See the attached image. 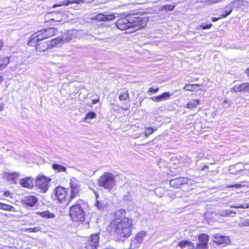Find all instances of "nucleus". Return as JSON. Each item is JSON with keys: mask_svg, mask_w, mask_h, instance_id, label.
Segmentation results:
<instances>
[{"mask_svg": "<svg viewBox=\"0 0 249 249\" xmlns=\"http://www.w3.org/2000/svg\"><path fill=\"white\" fill-rule=\"evenodd\" d=\"M114 234L119 241H124L132 233V221L128 217H124L121 221L114 223Z\"/></svg>", "mask_w": 249, "mask_h": 249, "instance_id": "f03ea898", "label": "nucleus"}, {"mask_svg": "<svg viewBox=\"0 0 249 249\" xmlns=\"http://www.w3.org/2000/svg\"><path fill=\"white\" fill-rule=\"evenodd\" d=\"M178 246L181 248V249H185L186 248V249H194V246L193 243L191 242L188 241V240H181L180 241Z\"/></svg>", "mask_w": 249, "mask_h": 249, "instance_id": "b1692460", "label": "nucleus"}, {"mask_svg": "<svg viewBox=\"0 0 249 249\" xmlns=\"http://www.w3.org/2000/svg\"><path fill=\"white\" fill-rule=\"evenodd\" d=\"M87 204L82 199H78L70 208L69 214L71 219L75 222L83 221L85 219V212Z\"/></svg>", "mask_w": 249, "mask_h": 249, "instance_id": "7ed1b4c3", "label": "nucleus"}, {"mask_svg": "<svg viewBox=\"0 0 249 249\" xmlns=\"http://www.w3.org/2000/svg\"><path fill=\"white\" fill-rule=\"evenodd\" d=\"M19 183L23 187L32 188L34 186V179L32 177H26L21 179Z\"/></svg>", "mask_w": 249, "mask_h": 249, "instance_id": "a211bd4d", "label": "nucleus"}, {"mask_svg": "<svg viewBox=\"0 0 249 249\" xmlns=\"http://www.w3.org/2000/svg\"><path fill=\"white\" fill-rule=\"evenodd\" d=\"M4 105V103H0V111L3 109Z\"/></svg>", "mask_w": 249, "mask_h": 249, "instance_id": "09e8293b", "label": "nucleus"}, {"mask_svg": "<svg viewBox=\"0 0 249 249\" xmlns=\"http://www.w3.org/2000/svg\"><path fill=\"white\" fill-rule=\"evenodd\" d=\"M199 242L197 246L200 249H205L208 247L209 236L205 234H201L198 236Z\"/></svg>", "mask_w": 249, "mask_h": 249, "instance_id": "ddd939ff", "label": "nucleus"}, {"mask_svg": "<svg viewBox=\"0 0 249 249\" xmlns=\"http://www.w3.org/2000/svg\"><path fill=\"white\" fill-rule=\"evenodd\" d=\"M189 180L190 179L188 178H178L171 180L169 184L172 187L179 188L183 184L188 183Z\"/></svg>", "mask_w": 249, "mask_h": 249, "instance_id": "9b49d317", "label": "nucleus"}, {"mask_svg": "<svg viewBox=\"0 0 249 249\" xmlns=\"http://www.w3.org/2000/svg\"><path fill=\"white\" fill-rule=\"evenodd\" d=\"M214 238L216 239V242L219 244H228L230 242V238L228 236H223V235H216L214 236Z\"/></svg>", "mask_w": 249, "mask_h": 249, "instance_id": "393cba45", "label": "nucleus"}, {"mask_svg": "<svg viewBox=\"0 0 249 249\" xmlns=\"http://www.w3.org/2000/svg\"><path fill=\"white\" fill-rule=\"evenodd\" d=\"M83 0H66L62 1H60L58 3L54 4L53 5V7L55 8L58 6H68L70 4L72 3H76V4H80L81 2H83Z\"/></svg>", "mask_w": 249, "mask_h": 249, "instance_id": "4be33fe9", "label": "nucleus"}, {"mask_svg": "<svg viewBox=\"0 0 249 249\" xmlns=\"http://www.w3.org/2000/svg\"><path fill=\"white\" fill-rule=\"evenodd\" d=\"M234 208H241V209H247L249 207V205L248 203H245L242 205H238L235 206H233Z\"/></svg>", "mask_w": 249, "mask_h": 249, "instance_id": "a19ab883", "label": "nucleus"}, {"mask_svg": "<svg viewBox=\"0 0 249 249\" xmlns=\"http://www.w3.org/2000/svg\"><path fill=\"white\" fill-rule=\"evenodd\" d=\"M37 201V199L34 196H24L21 200L22 204L26 208L34 206Z\"/></svg>", "mask_w": 249, "mask_h": 249, "instance_id": "f8f14e48", "label": "nucleus"}, {"mask_svg": "<svg viewBox=\"0 0 249 249\" xmlns=\"http://www.w3.org/2000/svg\"><path fill=\"white\" fill-rule=\"evenodd\" d=\"M245 73L249 76V68H247L245 71Z\"/></svg>", "mask_w": 249, "mask_h": 249, "instance_id": "3c124183", "label": "nucleus"}, {"mask_svg": "<svg viewBox=\"0 0 249 249\" xmlns=\"http://www.w3.org/2000/svg\"><path fill=\"white\" fill-rule=\"evenodd\" d=\"M241 186H242V185L240 184H235L231 185L230 186V187H234V188H240Z\"/></svg>", "mask_w": 249, "mask_h": 249, "instance_id": "a18cd8bd", "label": "nucleus"}, {"mask_svg": "<svg viewBox=\"0 0 249 249\" xmlns=\"http://www.w3.org/2000/svg\"><path fill=\"white\" fill-rule=\"evenodd\" d=\"M95 206L99 210H104L106 208V204L98 200L97 199L96 200V203H95Z\"/></svg>", "mask_w": 249, "mask_h": 249, "instance_id": "e433bc0d", "label": "nucleus"}, {"mask_svg": "<svg viewBox=\"0 0 249 249\" xmlns=\"http://www.w3.org/2000/svg\"><path fill=\"white\" fill-rule=\"evenodd\" d=\"M3 80V79L2 78V76L0 75V85L2 82Z\"/></svg>", "mask_w": 249, "mask_h": 249, "instance_id": "5fc2aeb1", "label": "nucleus"}, {"mask_svg": "<svg viewBox=\"0 0 249 249\" xmlns=\"http://www.w3.org/2000/svg\"><path fill=\"white\" fill-rule=\"evenodd\" d=\"M199 86L198 84H187L184 87L183 89L187 91H194L198 88Z\"/></svg>", "mask_w": 249, "mask_h": 249, "instance_id": "f704fd0d", "label": "nucleus"}, {"mask_svg": "<svg viewBox=\"0 0 249 249\" xmlns=\"http://www.w3.org/2000/svg\"><path fill=\"white\" fill-rule=\"evenodd\" d=\"M71 37L69 38H54L48 41L50 48H53L55 47H59L62 44L63 41L65 40L66 42H68L71 40Z\"/></svg>", "mask_w": 249, "mask_h": 249, "instance_id": "4468645a", "label": "nucleus"}, {"mask_svg": "<svg viewBox=\"0 0 249 249\" xmlns=\"http://www.w3.org/2000/svg\"><path fill=\"white\" fill-rule=\"evenodd\" d=\"M0 209L3 210L10 211V212H15L16 211L15 208L13 206H12L10 205L4 204V203H1V202H0Z\"/></svg>", "mask_w": 249, "mask_h": 249, "instance_id": "2f4dec72", "label": "nucleus"}, {"mask_svg": "<svg viewBox=\"0 0 249 249\" xmlns=\"http://www.w3.org/2000/svg\"><path fill=\"white\" fill-rule=\"evenodd\" d=\"M129 98V94L126 91L125 93H122L119 95V98L120 100H125Z\"/></svg>", "mask_w": 249, "mask_h": 249, "instance_id": "58836bf2", "label": "nucleus"}, {"mask_svg": "<svg viewBox=\"0 0 249 249\" xmlns=\"http://www.w3.org/2000/svg\"><path fill=\"white\" fill-rule=\"evenodd\" d=\"M239 4L238 1H234L231 2L225 8L224 13L222 14L221 18H225L229 16L232 11V9L235 5H237Z\"/></svg>", "mask_w": 249, "mask_h": 249, "instance_id": "dca6fc26", "label": "nucleus"}, {"mask_svg": "<svg viewBox=\"0 0 249 249\" xmlns=\"http://www.w3.org/2000/svg\"><path fill=\"white\" fill-rule=\"evenodd\" d=\"M68 189L62 187L57 186L53 190V195H52V197L54 200H57L60 203H64L67 202L66 196L67 195Z\"/></svg>", "mask_w": 249, "mask_h": 249, "instance_id": "423d86ee", "label": "nucleus"}, {"mask_svg": "<svg viewBox=\"0 0 249 249\" xmlns=\"http://www.w3.org/2000/svg\"><path fill=\"white\" fill-rule=\"evenodd\" d=\"M126 211L124 209H121L117 211L115 213V221L114 223H117L118 221H121L125 217Z\"/></svg>", "mask_w": 249, "mask_h": 249, "instance_id": "5701e85b", "label": "nucleus"}, {"mask_svg": "<svg viewBox=\"0 0 249 249\" xmlns=\"http://www.w3.org/2000/svg\"><path fill=\"white\" fill-rule=\"evenodd\" d=\"M157 129L156 127L152 128L151 127H147L145 128L144 132V136L148 137L149 135L153 134L155 131H157Z\"/></svg>", "mask_w": 249, "mask_h": 249, "instance_id": "c9c22d12", "label": "nucleus"}, {"mask_svg": "<svg viewBox=\"0 0 249 249\" xmlns=\"http://www.w3.org/2000/svg\"><path fill=\"white\" fill-rule=\"evenodd\" d=\"M99 102V97H98L97 98L93 99L92 100V104L94 105Z\"/></svg>", "mask_w": 249, "mask_h": 249, "instance_id": "c03bdc74", "label": "nucleus"}, {"mask_svg": "<svg viewBox=\"0 0 249 249\" xmlns=\"http://www.w3.org/2000/svg\"><path fill=\"white\" fill-rule=\"evenodd\" d=\"M54 15H57L58 16H61V14L60 13H56V12H55V13H51V14H48L46 16V18H51V19H50V20L51 21H54L55 22H60L62 20V18H54Z\"/></svg>", "mask_w": 249, "mask_h": 249, "instance_id": "bb28decb", "label": "nucleus"}, {"mask_svg": "<svg viewBox=\"0 0 249 249\" xmlns=\"http://www.w3.org/2000/svg\"><path fill=\"white\" fill-rule=\"evenodd\" d=\"M115 183L114 175L108 172L105 173L98 180L99 185L107 190H111L114 186Z\"/></svg>", "mask_w": 249, "mask_h": 249, "instance_id": "39448f33", "label": "nucleus"}, {"mask_svg": "<svg viewBox=\"0 0 249 249\" xmlns=\"http://www.w3.org/2000/svg\"><path fill=\"white\" fill-rule=\"evenodd\" d=\"M200 104V101L198 99L192 100L189 101L185 106V107L193 109L196 107Z\"/></svg>", "mask_w": 249, "mask_h": 249, "instance_id": "cd10ccee", "label": "nucleus"}, {"mask_svg": "<svg viewBox=\"0 0 249 249\" xmlns=\"http://www.w3.org/2000/svg\"><path fill=\"white\" fill-rule=\"evenodd\" d=\"M42 32L44 33L46 38L51 37L55 35L58 33V30L56 28L53 27H48L42 30Z\"/></svg>", "mask_w": 249, "mask_h": 249, "instance_id": "aec40b11", "label": "nucleus"}, {"mask_svg": "<svg viewBox=\"0 0 249 249\" xmlns=\"http://www.w3.org/2000/svg\"><path fill=\"white\" fill-rule=\"evenodd\" d=\"M146 25V19L140 17L129 15L119 18L116 22L117 28L121 30L131 29L134 32L143 28Z\"/></svg>", "mask_w": 249, "mask_h": 249, "instance_id": "f257e3e1", "label": "nucleus"}, {"mask_svg": "<svg viewBox=\"0 0 249 249\" xmlns=\"http://www.w3.org/2000/svg\"><path fill=\"white\" fill-rule=\"evenodd\" d=\"M37 51L40 52H43L46 51L48 49L50 48L48 41H44L41 42H37L34 46Z\"/></svg>", "mask_w": 249, "mask_h": 249, "instance_id": "412c9836", "label": "nucleus"}, {"mask_svg": "<svg viewBox=\"0 0 249 249\" xmlns=\"http://www.w3.org/2000/svg\"><path fill=\"white\" fill-rule=\"evenodd\" d=\"M70 195L67 199L68 205L75 198L80 196L82 190L80 181L75 178L70 179Z\"/></svg>", "mask_w": 249, "mask_h": 249, "instance_id": "20e7f679", "label": "nucleus"}, {"mask_svg": "<svg viewBox=\"0 0 249 249\" xmlns=\"http://www.w3.org/2000/svg\"><path fill=\"white\" fill-rule=\"evenodd\" d=\"M13 175L15 177H17L18 176V173H14L13 174Z\"/></svg>", "mask_w": 249, "mask_h": 249, "instance_id": "6e6d98bb", "label": "nucleus"}, {"mask_svg": "<svg viewBox=\"0 0 249 249\" xmlns=\"http://www.w3.org/2000/svg\"><path fill=\"white\" fill-rule=\"evenodd\" d=\"M163 192V189L161 188H157L155 190V193L157 195V196L159 197H162V192Z\"/></svg>", "mask_w": 249, "mask_h": 249, "instance_id": "ea45409f", "label": "nucleus"}, {"mask_svg": "<svg viewBox=\"0 0 249 249\" xmlns=\"http://www.w3.org/2000/svg\"><path fill=\"white\" fill-rule=\"evenodd\" d=\"M228 101L227 100H224V103H228Z\"/></svg>", "mask_w": 249, "mask_h": 249, "instance_id": "4d7b16f0", "label": "nucleus"}, {"mask_svg": "<svg viewBox=\"0 0 249 249\" xmlns=\"http://www.w3.org/2000/svg\"><path fill=\"white\" fill-rule=\"evenodd\" d=\"M96 117V114L93 111H89L87 113L84 118V121L87 123H89L90 121Z\"/></svg>", "mask_w": 249, "mask_h": 249, "instance_id": "473e14b6", "label": "nucleus"}, {"mask_svg": "<svg viewBox=\"0 0 249 249\" xmlns=\"http://www.w3.org/2000/svg\"><path fill=\"white\" fill-rule=\"evenodd\" d=\"M159 89L158 88H156V89L150 88H149L148 92H150V93H156L159 91Z\"/></svg>", "mask_w": 249, "mask_h": 249, "instance_id": "79ce46f5", "label": "nucleus"}, {"mask_svg": "<svg viewBox=\"0 0 249 249\" xmlns=\"http://www.w3.org/2000/svg\"><path fill=\"white\" fill-rule=\"evenodd\" d=\"M45 39H46V37L42 30L38 31L32 35L28 42V45L30 46H34L36 43L39 42Z\"/></svg>", "mask_w": 249, "mask_h": 249, "instance_id": "1a4fd4ad", "label": "nucleus"}, {"mask_svg": "<svg viewBox=\"0 0 249 249\" xmlns=\"http://www.w3.org/2000/svg\"><path fill=\"white\" fill-rule=\"evenodd\" d=\"M172 95H173L172 93L165 92L160 95L151 97V99L154 102H158L168 99Z\"/></svg>", "mask_w": 249, "mask_h": 249, "instance_id": "6ab92c4d", "label": "nucleus"}, {"mask_svg": "<svg viewBox=\"0 0 249 249\" xmlns=\"http://www.w3.org/2000/svg\"><path fill=\"white\" fill-rule=\"evenodd\" d=\"M85 228H89V222H87L85 223Z\"/></svg>", "mask_w": 249, "mask_h": 249, "instance_id": "864d4df0", "label": "nucleus"}, {"mask_svg": "<svg viewBox=\"0 0 249 249\" xmlns=\"http://www.w3.org/2000/svg\"><path fill=\"white\" fill-rule=\"evenodd\" d=\"M50 179L45 176H38L36 180V186L40 189L43 193H45L48 190L49 184Z\"/></svg>", "mask_w": 249, "mask_h": 249, "instance_id": "0eeeda50", "label": "nucleus"}, {"mask_svg": "<svg viewBox=\"0 0 249 249\" xmlns=\"http://www.w3.org/2000/svg\"><path fill=\"white\" fill-rule=\"evenodd\" d=\"M100 233H97L92 234L85 243L87 249H97L99 246V239Z\"/></svg>", "mask_w": 249, "mask_h": 249, "instance_id": "6e6552de", "label": "nucleus"}, {"mask_svg": "<svg viewBox=\"0 0 249 249\" xmlns=\"http://www.w3.org/2000/svg\"><path fill=\"white\" fill-rule=\"evenodd\" d=\"M117 14H104L100 13L97 14L95 17L94 19L98 21H109L114 19L116 17L115 15Z\"/></svg>", "mask_w": 249, "mask_h": 249, "instance_id": "2eb2a0df", "label": "nucleus"}, {"mask_svg": "<svg viewBox=\"0 0 249 249\" xmlns=\"http://www.w3.org/2000/svg\"><path fill=\"white\" fill-rule=\"evenodd\" d=\"M220 214L222 216L234 217L235 216L236 213L230 210H227L221 212Z\"/></svg>", "mask_w": 249, "mask_h": 249, "instance_id": "7c9ffc66", "label": "nucleus"}, {"mask_svg": "<svg viewBox=\"0 0 249 249\" xmlns=\"http://www.w3.org/2000/svg\"><path fill=\"white\" fill-rule=\"evenodd\" d=\"M2 46H3V42H2V40H0V51L1 50Z\"/></svg>", "mask_w": 249, "mask_h": 249, "instance_id": "603ef678", "label": "nucleus"}, {"mask_svg": "<svg viewBox=\"0 0 249 249\" xmlns=\"http://www.w3.org/2000/svg\"><path fill=\"white\" fill-rule=\"evenodd\" d=\"M175 7V5L167 4L162 6L161 8V9L162 10H165L166 11H172L174 9Z\"/></svg>", "mask_w": 249, "mask_h": 249, "instance_id": "4c0bfd02", "label": "nucleus"}, {"mask_svg": "<svg viewBox=\"0 0 249 249\" xmlns=\"http://www.w3.org/2000/svg\"><path fill=\"white\" fill-rule=\"evenodd\" d=\"M242 225H243V226H249V222H247V221H245V222L242 224Z\"/></svg>", "mask_w": 249, "mask_h": 249, "instance_id": "8fccbe9b", "label": "nucleus"}, {"mask_svg": "<svg viewBox=\"0 0 249 249\" xmlns=\"http://www.w3.org/2000/svg\"><path fill=\"white\" fill-rule=\"evenodd\" d=\"M37 214L43 217L47 218H52L55 217V215L50 213L48 211H44L43 212H37Z\"/></svg>", "mask_w": 249, "mask_h": 249, "instance_id": "c756f323", "label": "nucleus"}, {"mask_svg": "<svg viewBox=\"0 0 249 249\" xmlns=\"http://www.w3.org/2000/svg\"><path fill=\"white\" fill-rule=\"evenodd\" d=\"M52 168L58 172H66L67 170L66 167L57 163H53Z\"/></svg>", "mask_w": 249, "mask_h": 249, "instance_id": "c85d7f7f", "label": "nucleus"}, {"mask_svg": "<svg viewBox=\"0 0 249 249\" xmlns=\"http://www.w3.org/2000/svg\"><path fill=\"white\" fill-rule=\"evenodd\" d=\"M231 91L234 92L248 91H249V83H244L241 84L236 85L231 89Z\"/></svg>", "mask_w": 249, "mask_h": 249, "instance_id": "f3484780", "label": "nucleus"}, {"mask_svg": "<svg viewBox=\"0 0 249 249\" xmlns=\"http://www.w3.org/2000/svg\"><path fill=\"white\" fill-rule=\"evenodd\" d=\"M212 26L213 25L211 23H202L198 25L196 29L197 30L209 29H210Z\"/></svg>", "mask_w": 249, "mask_h": 249, "instance_id": "72a5a7b5", "label": "nucleus"}, {"mask_svg": "<svg viewBox=\"0 0 249 249\" xmlns=\"http://www.w3.org/2000/svg\"><path fill=\"white\" fill-rule=\"evenodd\" d=\"M4 195L5 196L8 197L9 196L11 195V193L10 191H6L4 193Z\"/></svg>", "mask_w": 249, "mask_h": 249, "instance_id": "49530a36", "label": "nucleus"}, {"mask_svg": "<svg viewBox=\"0 0 249 249\" xmlns=\"http://www.w3.org/2000/svg\"><path fill=\"white\" fill-rule=\"evenodd\" d=\"M221 18V17H220V18H215V17H213V18H212V21L213 22H215V21H217V20H218Z\"/></svg>", "mask_w": 249, "mask_h": 249, "instance_id": "de8ad7c7", "label": "nucleus"}, {"mask_svg": "<svg viewBox=\"0 0 249 249\" xmlns=\"http://www.w3.org/2000/svg\"><path fill=\"white\" fill-rule=\"evenodd\" d=\"M147 234L146 232L144 231H140L136 235L135 238L131 240V249H132L133 248L135 249L138 248L140 245L143 242L144 240V238L146 236Z\"/></svg>", "mask_w": 249, "mask_h": 249, "instance_id": "9d476101", "label": "nucleus"}, {"mask_svg": "<svg viewBox=\"0 0 249 249\" xmlns=\"http://www.w3.org/2000/svg\"><path fill=\"white\" fill-rule=\"evenodd\" d=\"M10 59L8 57L0 56V70L4 68L9 63Z\"/></svg>", "mask_w": 249, "mask_h": 249, "instance_id": "a878e982", "label": "nucleus"}, {"mask_svg": "<svg viewBox=\"0 0 249 249\" xmlns=\"http://www.w3.org/2000/svg\"><path fill=\"white\" fill-rule=\"evenodd\" d=\"M29 230L30 231L36 232L39 231V228L38 227H35L33 228L29 229Z\"/></svg>", "mask_w": 249, "mask_h": 249, "instance_id": "37998d69", "label": "nucleus"}]
</instances>
